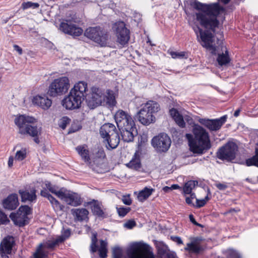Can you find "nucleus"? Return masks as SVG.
Returning <instances> with one entry per match:
<instances>
[{
    "label": "nucleus",
    "instance_id": "15",
    "mask_svg": "<svg viewBox=\"0 0 258 258\" xmlns=\"http://www.w3.org/2000/svg\"><path fill=\"white\" fill-rule=\"evenodd\" d=\"M84 98L76 93L70 91L69 94L62 101V105L67 109L73 110L79 108L84 100Z\"/></svg>",
    "mask_w": 258,
    "mask_h": 258
},
{
    "label": "nucleus",
    "instance_id": "21",
    "mask_svg": "<svg viewBox=\"0 0 258 258\" xmlns=\"http://www.w3.org/2000/svg\"><path fill=\"white\" fill-rule=\"evenodd\" d=\"M150 246L144 243H136L132 247V254H135L138 252H143V255L137 258H155L153 252L150 249Z\"/></svg>",
    "mask_w": 258,
    "mask_h": 258
},
{
    "label": "nucleus",
    "instance_id": "57",
    "mask_svg": "<svg viewBox=\"0 0 258 258\" xmlns=\"http://www.w3.org/2000/svg\"><path fill=\"white\" fill-rule=\"evenodd\" d=\"M189 220H190V221L192 223L194 224L195 225H196L197 226H199L200 227H203V225L198 223L195 218H194V216L192 214H190L189 215Z\"/></svg>",
    "mask_w": 258,
    "mask_h": 258
},
{
    "label": "nucleus",
    "instance_id": "62",
    "mask_svg": "<svg viewBox=\"0 0 258 258\" xmlns=\"http://www.w3.org/2000/svg\"><path fill=\"white\" fill-rule=\"evenodd\" d=\"M13 47L18 52L19 55H21L23 53V50L19 45L14 44Z\"/></svg>",
    "mask_w": 258,
    "mask_h": 258
},
{
    "label": "nucleus",
    "instance_id": "35",
    "mask_svg": "<svg viewBox=\"0 0 258 258\" xmlns=\"http://www.w3.org/2000/svg\"><path fill=\"white\" fill-rule=\"evenodd\" d=\"M198 182L197 180H189L185 183L183 187V192L184 195L189 194L192 192L196 185H198Z\"/></svg>",
    "mask_w": 258,
    "mask_h": 258
},
{
    "label": "nucleus",
    "instance_id": "61",
    "mask_svg": "<svg viewBox=\"0 0 258 258\" xmlns=\"http://www.w3.org/2000/svg\"><path fill=\"white\" fill-rule=\"evenodd\" d=\"M192 200V199L189 197H186L185 198L186 203L190 206L194 207L195 206V204L193 203Z\"/></svg>",
    "mask_w": 258,
    "mask_h": 258
},
{
    "label": "nucleus",
    "instance_id": "49",
    "mask_svg": "<svg viewBox=\"0 0 258 258\" xmlns=\"http://www.w3.org/2000/svg\"><path fill=\"white\" fill-rule=\"evenodd\" d=\"M136 222L134 220H129L124 224V227L132 229L136 226Z\"/></svg>",
    "mask_w": 258,
    "mask_h": 258
},
{
    "label": "nucleus",
    "instance_id": "16",
    "mask_svg": "<svg viewBox=\"0 0 258 258\" xmlns=\"http://www.w3.org/2000/svg\"><path fill=\"white\" fill-rule=\"evenodd\" d=\"M227 118V115H225L219 118L216 119L201 118L199 120V122L210 131H217L226 122Z\"/></svg>",
    "mask_w": 258,
    "mask_h": 258
},
{
    "label": "nucleus",
    "instance_id": "63",
    "mask_svg": "<svg viewBox=\"0 0 258 258\" xmlns=\"http://www.w3.org/2000/svg\"><path fill=\"white\" fill-rule=\"evenodd\" d=\"M0 254L2 258H9L7 253L4 250L3 248L0 249Z\"/></svg>",
    "mask_w": 258,
    "mask_h": 258
},
{
    "label": "nucleus",
    "instance_id": "59",
    "mask_svg": "<svg viewBox=\"0 0 258 258\" xmlns=\"http://www.w3.org/2000/svg\"><path fill=\"white\" fill-rule=\"evenodd\" d=\"M171 239L173 241L176 242L178 244H181L183 243V241L181 238L177 236H171Z\"/></svg>",
    "mask_w": 258,
    "mask_h": 258
},
{
    "label": "nucleus",
    "instance_id": "58",
    "mask_svg": "<svg viewBox=\"0 0 258 258\" xmlns=\"http://www.w3.org/2000/svg\"><path fill=\"white\" fill-rule=\"evenodd\" d=\"M113 254V258H121V252L120 249L118 248L114 249Z\"/></svg>",
    "mask_w": 258,
    "mask_h": 258
},
{
    "label": "nucleus",
    "instance_id": "46",
    "mask_svg": "<svg viewBox=\"0 0 258 258\" xmlns=\"http://www.w3.org/2000/svg\"><path fill=\"white\" fill-rule=\"evenodd\" d=\"M47 189L51 193L55 195L58 198V192H61L62 190H59L58 191L56 190L55 187L52 185L50 182H48L45 184Z\"/></svg>",
    "mask_w": 258,
    "mask_h": 258
},
{
    "label": "nucleus",
    "instance_id": "40",
    "mask_svg": "<svg viewBox=\"0 0 258 258\" xmlns=\"http://www.w3.org/2000/svg\"><path fill=\"white\" fill-rule=\"evenodd\" d=\"M27 156V150L26 148H22L19 151H17L15 159L16 160L22 161L26 158Z\"/></svg>",
    "mask_w": 258,
    "mask_h": 258
},
{
    "label": "nucleus",
    "instance_id": "39",
    "mask_svg": "<svg viewBox=\"0 0 258 258\" xmlns=\"http://www.w3.org/2000/svg\"><path fill=\"white\" fill-rule=\"evenodd\" d=\"M168 53L174 59L187 58L188 57V53L186 51L176 52L169 50H168Z\"/></svg>",
    "mask_w": 258,
    "mask_h": 258
},
{
    "label": "nucleus",
    "instance_id": "29",
    "mask_svg": "<svg viewBox=\"0 0 258 258\" xmlns=\"http://www.w3.org/2000/svg\"><path fill=\"white\" fill-rule=\"evenodd\" d=\"M126 166L135 170H139L141 168L140 156L138 152H136L131 160L126 164Z\"/></svg>",
    "mask_w": 258,
    "mask_h": 258
},
{
    "label": "nucleus",
    "instance_id": "52",
    "mask_svg": "<svg viewBox=\"0 0 258 258\" xmlns=\"http://www.w3.org/2000/svg\"><path fill=\"white\" fill-rule=\"evenodd\" d=\"M227 258H241V256L238 252L231 250L228 253Z\"/></svg>",
    "mask_w": 258,
    "mask_h": 258
},
{
    "label": "nucleus",
    "instance_id": "13",
    "mask_svg": "<svg viewBox=\"0 0 258 258\" xmlns=\"http://www.w3.org/2000/svg\"><path fill=\"white\" fill-rule=\"evenodd\" d=\"M114 118L118 128L135 125L134 120L130 113L122 109H119L115 112Z\"/></svg>",
    "mask_w": 258,
    "mask_h": 258
},
{
    "label": "nucleus",
    "instance_id": "37",
    "mask_svg": "<svg viewBox=\"0 0 258 258\" xmlns=\"http://www.w3.org/2000/svg\"><path fill=\"white\" fill-rule=\"evenodd\" d=\"M211 196V194L210 190L209 188H208L207 190V194L205 198L202 200H199L197 199L196 204H195V206H194V207L196 208H200L204 207L206 204L207 202L210 200Z\"/></svg>",
    "mask_w": 258,
    "mask_h": 258
},
{
    "label": "nucleus",
    "instance_id": "32",
    "mask_svg": "<svg viewBox=\"0 0 258 258\" xmlns=\"http://www.w3.org/2000/svg\"><path fill=\"white\" fill-rule=\"evenodd\" d=\"M154 189L152 188L145 187L143 190L140 191L138 195L139 201L143 202L147 199L152 194Z\"/></svg>",
    "mask_w": 258,
    "mask_h": 258
},
{
    "label": "nucleus",
    "instance_id": "3",
    "mask_svg": "<svg viewBox=\"0 0 258 258\" xmlns=\"http://www.w3.org/2000/svg\"><path fill=\"white\" fill-rule=\"evenodd\" d=\"M193 136L187 134L190 151L194 153L203 154L212 147L210 136L207 131L200 125H196L192 131Z\"/></svg>",
    "mask_w": 258,
    "mask_h": 258
},
{
    "label": "nucleus",
    "instance_id": "36",
    "mask_svg": "<svg viewBox=\"0 0 258 258\" xmlns=\"http://www.w3.org/2000/svg\"><path fill=\"white\" fill-rule=\"evenodd\" d=\"M106 104L109 107H113L116 105V101L114 96V93L112 90H108L107 92Z\"/></svg>",
    "mask_w": 258,
    "mask_h": 258
},
{
    "label": "nucleus",
    "instance_id": "25",
    "mask_svg": "<svg viewBox=\"0 0 258 258\" xmlns=\"http://www.w3.org/2000/svg\"><path fill=\"white\" fill-rule=\"evenodd\" d=\"M32 102L34 104L39 106L44 110L48 109L52 104L51 100L45 96L37 95L33 97Z\"/></svg>",
    "mask_w": 258,
    "mask_h": 258
},
{
    "label": "nucleus",
    "instance_id": "60",
    "mask_svg": "<svg viewBox=\"0 0 258 258\" xmlns=\"http://www.w3.org/2000/svg\"><path fill=\"white\" fill-rule=\"evenodd\" d=\"M158 252L160 255H165L167 253L166 249L164 247H159L158 249Z\"/></svg>",
    "mask_w": 258,
    "mask_h": 258
},
{
    "label": "nucleus",
    "instance_id": "64",
    "mask_svg": "<svg viewBox=\"0 0 258 258\" xmlns=\"http://www.w3.org/2000/svg\"><path fill=\"white\" fill-rule=\"evenodd\" d=\"M165 255L166 258H175L174 254L171 252H167Z\"/></svg>",
    "mask_w": 258,
    "mask_h": 258
},
{
    "label": "nucleus",
    "instance_id": "53",
    "mask_svg": "<svg viewBox=\"0 0 258 258\" xmlns=\"http://www.w3.org/2000/svg\"><path fill=\"white\" fill-rule=\"evenodd\" d=\"M71 230L70 229H67L66 230H64L62 235L59 236L58 238H62L64 241L66 239H68L71 236Z\"/></svg>",
    "mask_w": 258,
    "mask_h": 258
},
{
    "label": "nucleus",
    "instance_id": "34",
    "mask_svg": "<svg viewBox=\"0 0 258 258\" xmlns=\"http://www.w3.org/2000/svg\"><path fill=\"white\" fill-rule=\"evenodd\" d=\"M44 248L43 244L40 243L33 254V258H46L48 256V252L45 251Z\"/></svg>",
    "mask_w": 258,
    "mask_h": 258
},
{
    "label": "nucleus",
    "instance_id": "47",
    "mask_svg": "<svg viewBox=\"0 0 258 258\" xmlns=\"http://www.w3.org/2000/svg\"><path fill=\"white\" fill-rule=\"evenodd\" d=\"M97 238L96 235L95 234L94 237L92 239V243L90 246L91 251L93 253L97 251L98 249V245L97 244Z\"/></svg>",
    "mask_w": 258,
    "mask_h": 258
},
{
    "label": "nucleus",
    "instance_id": "56",
    "mask_svg": "<svg viewBox=\"0 0 258 258\" xmlns=\"http://www.w3.org/2000/svg\"><path fill=\"white\" fill-rule=\"evenodd\" d=\"M40 194L42 197L46 198L48 200L49 198V196H51V195L49 194V191H48V190L46 188L42 189L40 191Z\"/></svg>",
    "mask_w": 258,
    "mask_h": 258
},
{
    "label": "nucleus",
    "instance_id": "50",
    "mask_svg": "<svg viewBox=\"0 0 258 258\" xmlns=\"http://www.w3.org/2000/svg\"><path fill=\"white\" fill-rule=\"evenodd\" d=\"M122 201L124 204L127 206L131 205L132 203V200L130 195L123 196Z\"/></svg>",
    "mask_w": 258,
    "mask_h": 258
},
{
    "label": "nucleus",
    "instance_id": "54",
    "mask_svg": "<svg viewBox=\"0 0 258 258\" xmlns=\"http://www.w3.org/2000/svg\"><path fill=\"white\" fill-rule=\"evenodd\" d=\"M215 186L220 190H224L228 188V185L226 183L218 182L215 184Z\"/></svg>",
    "mask_w": 258,
    "mask_h": 258
},
{
    "label": "nucleus",
    "instance_id": "10",
    "mask_svg": "<svg viewBox=\"0 0 258 258\" xmlns=\"http://www.w3.org/2000/svg\"><path fill=\"white\" fill-rule=\"evenodd\" d=\"M31 208L28 205L21 206L17 213H12L10 215V218L15 225L23 227L29 223L28 215L31 213Z\"/></svg>",
    "mask_w": 258,
    "mask_h": 258
},
{
    "label": "nucleus",
    "instance_id": "28",
    "mask_svg": "<svg viewBox=\"0 0 258 258\" xmlns=\"http://www.w3.org/2000/svg\"><path fill=\"white\" fill-rule=\"evenodd\" d=\"M87 90V83L84 81H80L74 85V87L71 91L74 93H76L77 95H79V96L84 99V97H86Z\"/></svg>",
    "mask_w": 258,
    "mask_h": 258
},
{
    "label": "nucleus",
    "instance_id": "2",
    "mask_svg": "<svg viewBox=\"0 0 258 258\" xmlns=\"http://www.w3.org/2000/svg\"><path fill=\"white\" fill-rule=\"evenodd\" d=\"M195 32L197 34L199 32L201 45L205 48L209 53L213 56L217 55V61L220 66L228 64L231 59L229 52L223 44V33L221 32L219 34V38L215 37V35L210 32V30H203L198 26L196 28H193Z\"/></svg>",
    "mask_w": 258,
    "mask_h": 258
},
{
    "label": "nucleus",
    "instance_id": "6",
    "mask_svg": "<svg viewBox=\"0 0 258 258\" xmlns=\"http://www.w3.org/2000/svg\"><path fill=\"white\" fill-rule=\"evenodd\" d=\"M100 136L106 142V147L108 150L115 149L120 142L119 134L115 126L110 123L102 125L99 130Z\"/></svg>",
    "mask_w": 258,
    "mask_h": 258
},
{
    "label": "nucleus",
    "instance_id": "44",
    "mask_svg": "<svg viewBox=\"0 0 258 258\" xmlns=\"http://www.w3.org/2000/svg\"><path fill=\"white\" fill-rule=\"evenodd\" d=\"M176 123L180 127H184L185 126V122L184 121L182 115L179 114L177 116L173 118Z\"/></svg>",
    "mask_w": 258,
    "mask_h": 258
},
{
    "label": "nucleus",
    "instance_id": "27",
    "mask_svg": "<svg viewBox=\"0 0 258 258\" xmlns=\"http://www.w3.org/2000/svg\"><path fill=\"white\" fill-rule=\"evenodd\" d=\"M76 150L85 162L89 164L91 163L90 151L87 145L84 144L78 146L76 148Z\"/></svg>",
    "mask_w": 258,
    "mask_h": 258
},
{
    "label": "nucleus",
    "instance_id": "20",
    "mask_svg": "<svg viewBox=\"0 0 258 258\" xmlns=\"http://www.w3.org/2000/svg\"><path fill=\"white\" fill-rule=\"evenodd\" d=\"M85 206H90L93 215L98 218L103 219L108 217L105 209H103L102 203L97 200H92L86 203Z\"/></svg>",
    "mask_w": 258,
    "mask_h": 258
},
{
    "label": "nucleus",
    "instance_id": "5",
    "mask_svg": "<svg viewBox=\"0 0 258 258\" xmlns=\"http://www.w3.org/2000/svg\"><path fill=\"white\" fill-rule=\"evenodd\" d=\"M160 110L159 104L153 100H149L142 105L141 109L138 113V120L142 124L148 125L154 122L156 118L154 116Z\"/></svg>",
    "mask_w": 258,
    "mask_h": 258
},
{
    "label": "nucleus",
    "instance_id": "48",
    "mask_svg": "<svg viewBox=\"0 0 258 258\" xmlns=\"http://www.w3.org/2000/svg\"><path fill=\"white\" fill-rule=\"evenodd\" d=\"M9 221L6 214L0 210V225L7 224Z\"/></svg>",
    "mask_w": 258,
    "mask_h": 258
},
{
    "label": "nucleus",
    "instance_id": "41",
    "mask_svg": "<svg viewBox=\"0 0 258 258\" xmlns=\"http://www.w3.org/2000/svg\"><path fill=\"white\" fill-rule=\"evenodd\" d=\"M39 7V4L37 3H33L31 2H23L22 4L21 8L23 10L32 8L33 9H37Z\"/></svg>",
    "mask_w": 258,
    "mask_h": 258
},
{
    "label": "nucleus",
    "instance_id": "14",
    "mask_svg": "<svg viewBox=\"0 0 258 258\" xmlns=\"http://www.w3.org/2000/svg\"><path fill=\"white\" fill-rule=\"evenodd\" d=\"M105 96L103 91L99 88L93 87L91 92L86 100L88 106L91 109H94L101 105L104 100Z\"/></svg>",
    "mask_w": 258,
    "mask_h": 258
},
{
    "label": "nucleus",
    "instance_id": "24",
    "mask_svg": "<svg viewBox=\"0 0 258 258\" xmlns=\"http://www.w3.org/2000/svg\"><path fill=\"white\" fill-rule=\"evenodd\" d=\"M2 204L3 207L6 210L10 211L15 210L19 205L17 194H10L3 200Z\"/></svg>",
    "mask_w": 258,
    "mask_h": 258
},
{
    "label": "nucleus",
    "instance_id": "7",
    "mask_svg": "<svg viewBox=\"0 0 258 258\" xmlns=\"http://www.w3.org/2000/svg\"><path fill=\"white\" fill-rule=\"evenodd\" d=\"M84 35L100 47L106 46L109 38L108 32L100 26L87 28L85 31Z\"/></svg>",
    "mask_w": 258,
    "mask_h": 258
},
{
    "label": "nucleus",
    "instance_id": "33",
    "mask_svg": "<svg viewBox=\"0 0 258 258\" xmlns=\"http://www.w3.org/2000/svg\"><path fill=\"white\" fill-rule=\"evenodd\" d=\"M245 164L248 167L253 166L258 167V147L255 149L254 155L251 157L246 159Z\"/></svg>",
    "mask_w": 258,
    "mask_h": 258
},
{
    "label": "nucleus",
    "instance_id": "11",
    "mask_svg": "<svg viewBox=\"0 0 258 258\" xmlns=\"http://www.w3.org/2000/svg\"><path fill=\"white\" fill-rule=\"evenodd\" d=\"M238 146L234 142H228L220 147L216 153L217 157L221 160L231 161L236 158Z\"/></svg>",
    "mask_w": 258,
    "mask_h": 258
},
{
    "label": "nucleus",
    "instance_id": "9",
    "mask_svg": "<svg viewBox=\"0 0 258 258\" xmlns=\"http://www.w3.org/2000/svg\"><path fill=\"white\" fill-rule=\"evenodd\" d=\"M112 28L116 36L117 42L122 47L126 45L130 39V31L126 27L124 22L121 21L116 22Z\"/></svg>",
    "mask_w": 258,
    "mask_h": 258
},
{
    "label": "nucleus",
    "instance_id": "42",
    "mask_svg": "<svg viewBox=\"0 0 258 258\" xmlns=\"http://www.w3.org/2000/svg\"><path fill=\"white\" fill-rule=\"evenodd\" d=\"M71 119L69 117L65 116L60 118L58 122V125L60 128L64 130L66 128L68 124L70 123Z\"/></svg>",
    "mask_w": 258,
    "mask_h": 258
},
{
    "label": "nucleus",
    "instance_id": "38",
    "mask_svg": "<svg viewBox=\"0 0 258 258\" xmlns=\"http://www.w3.org/2000/svg\"><path fill=\"white\" fill-rule=\"evenodd\" d=\"M99 255L101 258H106L107 256V243L103 240H100V246L98 249Z\"/></svg>",
    "mask_w": 258,
    "mask_h": 258
},
{
    "label": "nucleus",
    "instance_id": "43",
    "mask_svg": "<svg viewBox=\"0 0 258 258\" xmlns=\"http://www.w3.org/2000/svg\"><path fill=\"white\" fill-rule=\"evenodd\" d=\"M50 203L53 207L54 208H56L57 209H62V206L60 204V203L52 195L49 196V198L48 199Z\"/></svg>",
    "mask_w": 258,
    "mask_h": 258
},
{
    "label": "nucleus",
    "instance_id": "19",
    "mask_svg": "<svg viewBox=\"0 0 258 258\" xmlns=\"http://www.w3.org/2000/svg\"><path fill=\"white\" fill-rule=\"evenodd\" d=\"M204 239L202 236H197L190 238L191 242L187 243L186 246L184 248L185 251L190 253L199 254L205 250L206 247L202 245L201 243Z\"/></svg>",
    "mask_w": 258,
    "mask_h": 258
},
{
    "label": "nucleus",
    "instance_id": "17",
    "mask_svg": "<svg viewBox=\"0 0 258 258\" xmlns=\"http://www.w3.org/2000/svg\"><path fill=\"white\" fill-rule=\"evenodd\" d=\"M58 198L65 202L68 205L74 207L80 206L83 200L81 196L77 193L74 192L63 191L58 192Z\"/></svg>",
    "mask_w": 258,
    "mask_h": 258
},
{
    "label": "nucleus",
    "instance_id": "30",
    "mask_svg": "<svg viewBox=\"0 0 258 258\" xmlns=\"http://www.w3.org/2000/svg\"><path fill=\"white\" fill-rule=\"evenodd\" d=\"M12 239L11 236H7L4 238L0 244V249L3 248L4 250L7 254H11L13 245V241L11 240Z\"/></svg>",
    "mask_w": 258,
    "mask_h": 258
},
{
    "label": "nucleus",
    "instance_id": "12",
    "mask_svg": "<svg viewBox=\"0 0 258 258\" xmlns=\"http://www.w3.org/2000/svg\"><path fill=\"white\" fill-rule=\"evenodd\" d=\"M171 143L170 137L165 133H161L154 137L151 141L152 146L159 153L167 152Z\"/></svg>",
    "mask_w": 258,
    "mask_h": 258
},
{
    "label": "nucleus",
    "instance_id": "18",
    "mask_svg": "<svg viewBox=\"0 0 258 258\" xmlns=\"http://www.w3.org/2000/svg\"><path fill=\"white\" fill-rule=\"evenodd\" d=\"M59 29L64 34H67L74 37L80 36L83 33V29L73 24L68 20H64L59 24Z\"/></svg>",
    "mask_w": 258,
    "mask_h": 258
},
{
    "label": "nucleus",
    "instance_id": "23",
    "mask_svg": "<svg viewBox=\"0 0 258 258\" xmlns=\"http://www.w3.org/2000/svg\"><path fill=\"white\" fill-rule=\"evenodd\" d=\"M36 189L32 187L28 190L27 189H20L18 193L21 197L22 202H35L37 200Z\"/></svg>",
    "mask_w": 258,
    "mask_h": 258
},
{
    "label": "nucleus",
    "instance_id": "55",
    "mask_svg": "<svg viewBox=\"0 0 258 258\" xmlns=\"http://www.w3.org/2000/svg\"><path fill=\"white\" fill-rule=\"evenodd\" d=\"M179 113V111L174 108H172L169 110V114L173 119L177 116Z\"/></svg>",
    "mask_w": 258,
    "mask_h": 258
},
{
    "label": "nucleus",
    "instance_id": "26",
    "mask_svg": "<svg viewBox=\"0 0 258 258\" xmlns=\"http://www.w3.org/2000/svg\"><path fill=\"white\" fill-rule=\"evenodd\" d=\"M71 212L75 221L82 222L89 219V213L85 208L72 209Z\"/></svg>",
    "mask_w": 258,
    "mask_h": 258
},
{
    "label": "nucleus",
    "instance_id": "1",
    "mask_svg": "<svg viewBox=\"0 0 258 258\" xmlns=\"http://www.w3.org/2000/svg\"><path fill=\"white\" fill-rule=\"evenodd\" d=\"M218 2L210 4L202 3L197 0H189V5L195 9L201 11L196 13V20L206 29H209L213 33L218 27L219 21L217 17L225 11V8L220 3L227 5L231 0H217Z\"/></svg>",
    "mask_w": 258,
    "mask_h": 258
},
{
    "label": "nucleus",
    "instance_id": "45",
    "mask_svg": "<svg viewBox=\"0 0 258 258\" xmlns=\"http://www.w3.org/2000/svg\"><path fill=\"white\" fill-rule=\"evenodd\" d=\"M131 208L130 207H119L117 208V212L119 216L124 217L130 211Z\"/></svg>",
    "mask_w": 258,
    "mask_h": 258
},
{
    "label": "nucleus",
    "instance_id": "51",
    "mask_svg": "<svg viewBox=\"0 0 258 258\" xmlns=\"http://www.w3.org/2000/svg\"><path fill=\"white\" fill-rule=\"evenodd\" d=\"M96 157L103 159L106 158V154L103 149L100 148L98 149L96 153Z\"/></svg>",
    "mask_w": 258,
    "mask_h": 258
},
{
    "label": "nucleus",
    "instance_id": "22",
    "mask_svg": "<svg viewBox=\"0 0 258 258\" xmlns=\"http://www.w3.org/2000/svg\"><path fill=\"white\" fill-rule=\"evenodd\" d=\"M118 129L120 131L122 140L124 142L129 143L133 142L135 136L138 134L136 125L125 127L124 128L123 127L122 128H120Z\"/></svg>",
    "mask_w": 258,
    "mask_h": 258
},
{
    "label": "nucleus",
    "instance_id": "31",
    "mask_svg": "<svg viewBox=\"0 0 258 258\" xmlns=\"http://www.w3.org/2000/svg\"><path fill=\"white\" fill-rule=\"evenodd\" d=\"M63 242V239L61 238H57L54 240H48L43 244L44 248L50 250H54L55 247L58 246L60 243Z\"/></svg>",
    "mask_w": 258,
    "mask_h": 258
},
{
    "label": "nucleus",
    "instance_id": "4",
    "mask_svg": "<svg viewBox=\"0 0 258 258\" xmlns=\"http://www.w3.org/2000/svg\"><path fill=\"white\" fill-rule=\"evenodd\" d=\"M14 122L18 128L19 134L33 137L34 141L36 144L40 143L39 135L41 134V130L34 124L36 119L34 117L19 115L15 117Z\"/></svg>",
    "mask_w": 258,
    "mask_h": 258
},
{
    "label": "nucleus",
    "instance_id": "8",
    "mask_svg": "<svg viewBox=\"0 0 258 258\" xmlns=\"http://www.w3.org/2000/svg\"><path fill=\"white\" fill-rule=\"evenodd\" d=\"M70 86V80L68 77H59L55 79L50 84L47 94L52 97L61 96L68 92Z\"/></svg>",
    "mask_w": 258,
    "mask_h": 258
}]
</instances>
